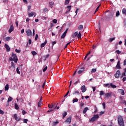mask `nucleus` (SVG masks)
Instances as JSON below:
<instances>
[{
	"label": "nucleus",
	"instance_id": "obj_1",
	"mask_svg": "<svg viewBox=\"0 0 126 126\" xmlns=\"http://www.w3.org/2000/svg\"><path fill=\"white\" fill-rule=\"evenodd\" d=\"M117 120L119 126H125V122H124V119L122 116H118Z\"/></svg>",
	"mask_w": 126,
	"mask_h": 126
},
{
	"label": "nucleus",
	"instance_id": "obj_2",
	"mask_svg": "<svg viewBox=\"0 0 126 126\" xmlns=\"http://www.w3.org/2000/svg\"><path fill=\"white\" fill-rule=\"evenodd\" d=\"M113 16H114V12H110L108 15L106 16V21H110L112 20V18H113Z\"/></svg>",
	"mask_w": 126,
	"mask_h": 126
},
{
	"label": "nucleus",
	"instance_id": "obj_3",
	"mask_svg": "<svg viewBox=\"0 0 126 126\" xmlns=\"http://www.w3.org/2000/svg\"><path fill=\"white\" fill-rule=\"evenodd\" d=\"M99 118V115L98 114L94 115V117H93L90 120V122H94L95 121H97Z\"/></svg>",
	"mask_w": 126,
	"mask_h": 126
},
{
	"label": "nucleus",
	"instance_id": "obj_4",
	"mask_svg": "<svg viewBox=\"0 0 126 126\" xmlns=\"http://www.w3.org/2000/svg\"><path fill=\"white\" fill-rule=\"evenodd\" d=\"M12 57L13 58V61H14V63H17V62L18 61V59H17V56H16V54H14V53H12Z\"/></svg>",
	"mask_w": 126,
	"mask_h": 126
},
{
	"label": "nucleus",
	"instance_id": "obj_5",
	"mask_svg": "<svg viewBox=\"0 0 126 126\" xmlns=\"http://www.w3.org/2000/svg\"><path fill=\"white\" fill-rule=\"evenodd\" d=\"M120 75H121V71H120V70H118L114 74V76L115 78H119V77H120Z\"/></svg>",
	"mask_w": 126,
	"mask_h": 126
},
{
	"label": "nucleus",
	"instance_id": "obj_6",
	"mask_svg": "<svg viewBox=\"0 0 126 126\" xmlns=\"http://www.w3.org/2000/svg\"><path fill=\"white\" fill-rule=\"evenodd\" d=\"M26 34L27 36L30 37V36H32V31H31L30 30H28L26 31Z\"/></svg>",
	"mask_w": 126,
	"mask_h": 126
},
{
	"label": "nucleus",
	"instance_id": "obj_7",
	"mask_svg": "<svg viewBox=\"0 0 126 126\" xmlns=\"http://www.w3.org/2000/svg\"><path fill=\"white\" fill-rule=\"evenodd\" d=\"M64 123H67L68 125H69L71 123V117H69L64 122Z\"/></svg>",
	"mask_w": 126,
	"mask_h": 126
},
{
	"label": "nucleus",
	"instance_id": "obj_8",
	"mask_svg": "<svg viewBox=\"0 0 126 126\" xmlns=\"http://www.w3.org/2000/svg\"><path fill=\"white\" fill-rule=\"evenodd\" d=\"M85 71V68L84 67H82L79 71H78V74H81V73H83L84 71Z\"/></svg>",
	"mask_w": 126,
	"mask_h": 126
},
{
	"label": "nucleus",
	"instance_id": "obj_9",
	"mask_svg": "<svg viewBox=\"0 0 126 126\" xmlns=\"http://www.w3.org/2000/svg\"><path fill=\"white\" fill-rule=\"evenodd\" d=\"M14 118L17 122H19V121H21V118H18V117H17V114H15L14 115Z\"/></svg>",
	"mask_w": 126,
	"mask_h": 126
},
{
	"label": "nucleus",
	"instance_id": "obj_10",
	"mask_svg": "<svg viewBox=\"0 0 126 126\" xmlns=\"http://www.w3.org/2000/svg\"><path fill=\"white\" fill-rule=\"evenodd\" d=\"M116 67V68H117V69H121V68H122V67H121V62L118 61L117 62Z\"/></svg>",
	"mask_w": 126,
	"mask_h": 126
},
{
	"label": "nucleus",
	"instance_id": "obj_11",
	"mask_svg": "<svg viewBox=\"0 0 126 126\" xmlns=\"http://www.w3.org/2000/svg\"><path fill=\"white\" fill-rule=\"evenodd\" d=\"M81 90L82 91V92L83 93H84V92H86V87H85V85H83L81 87Z\"/></svg>",
	"mask_w": 126,
	"mask_h": 126
},
{
	"label": "nucleus",
	"instance_id": "obj_12",
	"mask_svg": "<svg viewBox=\"0 0 126 126\" xmlns=\"http://www.w3.org/2000/svg\"><path fill=\"white\" fill-rule=\"evenodd\" d=\"M4 47L6 48V52H9L10 51V47L7 44H5Z\"/></svg>",
	"mask_w": 126,
	"mask_h": 126
},
{
	"label": "nucleus",
	"instance_id": "obj_13",
	"mask_svg": "<svg viewBox=\"0 0 126 126\" xmlns=\"http://www.w3.org/2000/svg\"><path fill=\"white\" fill-rule=\"evenodd\" d=\"M67 10H66L65 13L67 14L68 12H69L71 9V5H69L67 6Z\"/></svg>",
	"mask_w": 126,
	"mask_h": 126
},
{
	"label": "nucleus",
	"instance_id": "obj_14",
	"mask_svg": "<svg viewBox=\"0 0 126 126\" xmlns=\"http://www.w3.org/2000/svg\"><path fill=\"white\" fill-rule=\"evenodd\" d=\"M13 30H14V27H13V25H11L10 29L8 31L9 33H11V32H12V31H13Z\"/></svg>",
	"mask_w": 126,
	"mask_h": 126
},
{
	"label": "nucleus",
	"instance_id": "obj_15",
	"mask_svg": "<svg viewBox=\"0 0 126 126\" xmlns=\"http://www.w3.org/2000/svg\"><path fill=\"white\" fill-rule=\"evenodd\" d=\"M47 40H45L44 43L41 44L40 47L41 48H44V47H45V46H46V45L47 44Z\"/></svg>",
	"mask_w": 126,
	"mask_h": 126
},
{
	"label": "nucleus",
	"instance_id": "obj_16",
	"mask_svg": "<svg viewBox=\"0 0 126 126\" xmlns=\"http://www.w3.org/2000/svg\"><path fill=\"white\" fill-rule=\"evenodd\" d=\"M119 93H121V95H122L123 96H124V95H125V91L123 89H119L118 90Z\"/></svg>",
	"mask_w": 126,
	"mask_h": 126
},
{
	"label": "nucleus",
	"instance_id": "obj_17",
	"mask_svg": "<svg viewBox=\"0 0 126 126\" xmlns=\"http://www.w3.org/2000/svg\"><path fill=\"white\" fill-rule=\"evenodd\" d=\"M55 106H56V104H54L53 103L48 104V108L50 109H52V108H55Z\"/></svg>",
	"mask_w": 126,
	"mask_h": 126
},
{
	"label": "nucleus",
	"instance_id": "obj_18",
	"mask_svg": "<svg viewBox=\"0 0 126 126\" xmlns=\"http://www.w3.org/2000/svg\"><path fill=\"white\" fill-rule=\"evenodd\" d=\"M111 96H112V94L110 93H106L105 94L106 98H108V97H111Z\"/></svg>",
	"mask_w": 126,
	"mask_h": 126
},
{
	"label": "nucleus",
	"instance_id": "obj_19",
	"mask_svg": "<svg viewBox=\"0 0 126 126\" xmlns=\"http://www.w3.org/2000/svg\"><path fill=\"white\" fill-rule=\"evenodd\" d=\"M103 86H104V87H108V88H110V87H111V84H110L109 83L104 84Z\"/></svg>",
	"mask_w": 126,
	"mask_h": 126
},
{
	"label": "nucleus",
	"instance_id": "obj_20",
	"mask_svg": "<svg viewBox=\"0 0 126 126\" xmlns=\"http://www.w3.org/2000/svg\"><path fill=\"white\" fill-rule=\"evenodd\" d=\"M49 7L51 8H53V7H54V2H49Z\"/></svg>",
	"mask_w": 126,
	"mask_h": 126
},
{
	"label": "nucleus",
	"instance_id": "obj_21",
	"mask_svg": "<svg viewBox=\"0 0 126 126\" xmlns=\"http://www.w3.org/2000/svg\"><path fill=\"white\" fill-rule=\"evenodd\" d=\"M77 35H78V33L77 32H76L73 34L72 37V38H75L76 36H77Z\"/></svg>",
	"mask_w": 126,
	"mask_h": 126
},
{
	"label": "nucleus",
	"instance_id": "obj_22",
	"mask_svg": "<svg viewBox=\"0 0 126 126\" xmlns=\"http://www.w3.org/2000/svg\"><path fill=\"white\" fill-rule=\"evenodd\" d=\"M4 89L5 91H7V90L9 89V85H8V84H6V86H5Z\"/></svg>",
	"mask_w": 126,
	"mask_h": 126
},
{
	"label": "nucleus",
	"instance_id": "obj_23",
	"mask_svg": "<svg viewBox=\"0 0 126 126\" xmlns=\"http://www.w3.org/2000/svg\"><path fill=\"white\" fill-rule=\"evenodd\" d=\"M97 71V70L96 68H93L92 69V70L91 71V73H95Z\"/></svg>",
	"mask_w": 126,
	"mask_h": 126
},
{
	"label": "nucleus",
	"instance_id": "obj_24",
	"mask_svg": "<svg viewBox=\"0 0 126 126\" xmlns=\"http://www.w3.org/2000/svg\"><path fill=\"white\" fill-rule=\"evenodd\" d=\"M87 111H88V107L85 108L83 111V114H85Z\"/></svg>",
	"mask_w": 126,
	"mask_h": 126
},
{
	"label": "nucleus",
	"instance_id": "obj_25",
	"mask_svg": "<svg viewBox=\"0 0 126 126\" xmlns=\"http://www.w3.org/2000/svg\"><path fill=\"white\" fill-rule=\"evenodd\" d=\"M66 115H67V113L66 112H64V113L63 114V119H64Z\"/></svg>",
	"mask_w": 126,
	"mask_h": 126
},
{
	"label": "nucleus",
	"instance_id": "obj_26",
	"mask_svg": "<svg viewBox=\"0 0 126 126\" xmlns=\"http://www.w3.org/2000/svg\"><path fill=\"white\" fill-rule=\"evenodd\" d=\"M82 29H83V25H80L78 26V30H82Z\"/></svg>",
	"mask_w": 126,
	"mask_h": 126
},
{
	"label": "nucleus",
	"instance_id": "obj_27",
	"mask_svg": "<svg viewBox=\"0 0 126 126\" xmlns=\"http://www.w3.org/2000/svg\"><path fill=\"white\" fill-rule=\"evenodd\" d=\"M60 122H59V121H56V122H54L53 123L52 125L54 126H56L57 125H59Z\"/></svg>",
	"mask_w": 126,
	"mask_h": 126
},
{
	"label": "nucleus",
	"instance_id": "obj_28",
	"mask_svg": "<svg viewBox=\"0 0 126 126\" xmlns=\"http://www.w3.org/2000/svg\"><path fill=\"white\" fill-rule=\"evenodd\" d=\"M77 37L78 39H80L81 38V32H79V33L77 34Z\"/></svg>",
	"mask_w": 126,
	"mask_h": 126
},
{
	"label": "nucleus",
	"instance_id": "obj_29",
	"mask_svg": "<svg viewBox=\"0 0 126 126\" xmlns=\"http://www.w3.org/2000/svg\"><path fill=\"white\" fill-rule=\"evenodd\" d=\"M43 103H42V101H39L38 103H37V105H38V108H40V107H41L42 106V104Z\"/></svg>",
	"mask_w": 126,
	"mask_h": 126
},
{
	"label": "nucleus",
	"instance_id": "obj_30",
	"mask_svg": "<svg viewBox=\"0 0 126 126\" xmlns=\"http://www.w3.org/2000/svg\"><path fill=\"white\" fill-rule=\"evenodd\" d=\"M110 87H112V88H117V86L113 84L112 83H110Z\"/></svg>",
	"mask_w": 126,
	"mask_h": 126
},
{
	"label": "nucleus",
	"instance_id": "obj_31",
	"mask_svg": "<svg viewBox=\"0 0 126 126\" xmlns=\"http://www.w3.org/2000/svg\"><path fill=\"white\" fill-rule=\"evenodd\" d=\"M122 13L123 14H125V15H126V8H123L122 10Z\"/></svg>",
	"mask_w": 126,
	"mask_h": 126
},
{
	"label": "nucleus",
	"instance_id": "obj_32",
	"mask_svg": "<svg viewBox=\"0 0 126 126\" xmlns=\"http://www.w3.org/2000/svg\"><path fill=\"white\" fill-rule=\"evenodd\" d=\"M12 100H13L12 97H11V96H9L7 101H8V102H11V101H12Z\"/></svg>",
	"mask_w": 126,
	"mask_h": 126
},
{
	"label": "nucleus",
	"instance_id": "obj_33",
	"mask_svg": "<svg viewBox=\"0 0 126 126\" xmlns=\"http://www.w3.org/2000/svg\"><path fill=\"white\" fill-rule=\"evenodd\" d=\"M114 40H115V37L111 38L108 40V41L110 42V43H112Z\"/></svg>",
	"mask_w": 126,
	"mask_h": 126
},
{
	"label": "nucleus",
	"instance_id": "obj_34",
	"mask_svg": "<svg viewBox=\"0 0 126 126\" xmlns=\"http://www.w3.org/2000/svg\"><path fill=\"white\" fill-rule=\"evenodd\" d=\"M15 108L16 109V110H18L19 109V106L17 103L15 104Z\"/></svg>",
	"mask_w": 126,
	"mask_h": 126
},
{
	"label": "nucleus",
	"instance_id": "obj_35",
	"mask_svg": "<svg viewBox=\"0 0 126 126\" xmlns=\"http://www.w3.org/2000/svg\"><path fill=\"white\" fill-rule=\"evenodd\" d=\"M76 93H77V94H80L79 93V91H75L73 93V95H74V94H76Z\"/></svg>",
	"mask_w": 126,
	"mask_h": 126
},
{
	"label": "nucleus",
	"instance_id": "obj_36",
	"mask_svg": "<svg viewBox=\"0 0 126 126\" xmlns=\"http://www.w3.org/2000/svg\"><path fill=\"white\" fill-rule=\"evenodd\" d=\"M65 36H66V34H65L64 33H63V34L61 35V39H64Z\"/></svg>",
	"mask_w": 126,
	"mask_h": 126
},
{
	"label": "nucleus",
	"instance_id": "obj_37",
	"mask_svg": "<svg viewBox=\"0 0 126 126\" xmlns=\"http://www.w3.org/2000/svg\"><path fill=\"white\" fill-rule=\"evenodd\" d=\"M29 15L30 17H32L34 15V13H33V12H31V13L29 14Z\"/></svg>",
	"mask_w": 126,
	"mask_h": 126
},
{
	"label": "nucleus",
	"instance_id": "obj_38",
	"mask_svg": "<svg viewBox=\"0 0 126 126\" xmlns=\"http://www.w3.org/2000/svg\"><path fill=\"white\" fill-rule=\"evenodd\" d=\"M72 102H73V103H76V102H78V99L75 98V99H73Z\"/></svg>",
	"mask_w": 126,
	"mask_h": 126
},
{
	"label": "nucleus",
	"instance_id": "obj_39",
	"mask_svg": "<svg viewBox=\"0 0 126 126\" xmlns=\"http://www.w3.org/2000/svg\"><path fill=\"white\" fill-rule=\"evenodd\" d=\"M23 123L24 124H27V122H28V119H24L23 120Z\"/></svg>",
	"mask_w": 126,
	"mask_h": 126
},
{
	"label": "nucleus",
	"instance_id": "obj_40",
	"mask_svg": "<svg viewBox=\"0 0 126 126\" xmlns=\"http://www.w3.org/2000/svg\"><path fill=\"white\" fill-rule=\"evenodd\" d=\"M69 0H65V5H66L67 4H68V3H69Z\"/></svg>",
	"mask_w": 126,
	"mask_h": 126
},
{
	"label": "nucleus",
	"instance_id": "obj_41",
	"mask_svg": "<svg viewBox=\"0 0 126 126\" xmlns=\"http://www.w3.org/2000/svg\"><path fill=\"white\" fill-rule=\"evenodd\" d=\"M32 56H36V55H37V53L35 51H32Z\"/></svg>",
	"mask_w": 126,
	"mask_h": 126
},
{
	"label": "nucleus",
	"instance_id": "obj_42",
	"mask_svg": "<svg viewBox=\"0 0 126 126\" xmlns=\"http://www.w3.org/2000/svg\"><path fill=\"white\" fill-rule=\"evenodd\" d=\"M118 16H120V11L119 10L116 12V17H118Z\"/></svg>",
	"mask_w": 126,
	"mask_h": 126
},
{
	"label": "nucleus",
	"instance_id": "obj_43",
	"mask_svg": "<svg viewBox=\"0 0 126 126\" xmlns=\"http://www.w3.org/2000/svg\"><path fill=\"white\" fill-rule=\"evenodd\" d=\"M116 53H117V54H118V55H120V54L122 53V51H120V50H117L116 51Z\"/></svg>",
	"mask_w": 126,
	"mask_h": 126
},
{
	"label": "nucleus",
	"instance_id": "obj_44",
	"mask_svg": "<svg viewBox=\"0 0 126 126\" xmlns=\"http://www.w3.org/2000/svg\"><path fill=\"white\" fill-rule=\"evenodd\" d=\"M10 39H11L10 37H7L5 39V41H9L10 40Z\"/></svg>",
	"mask_w": 126,
	"mask_h": 126
},
{
	"label": "nucleus",
	"instance_id": "obj_45",
	"mask_svg": "<svg viewBox=\"0 0 126 126\" xmlns=\"http://www.w3.org/2000/svg\"><path fill=\"white\" fill-rule=\"evenodd\" d=\"M50 57V54H47V55L44 56V58L46 59H48Z\"/></svg>",
	"mask_w": 126,
	"mask_h": 126
},
{
	"label": "nucleus",
	"instance_id": "obj_46",
	"mask_svg": "<svg viewBox=\"0 0 126 126\" xmlns=\"http://www.w3.org/2000/svg\"><path fill=\"white\" fill-rule=\"evenodd\" d=\"M15 52H16V53H18V54H20V53L21 52V50H18L17 49H16L15 50Z\"/></svg>",
	"mask_w": 126,
	"mask_h": 126
},
{
	"label": "nucleus",
	"instance_id": "obj_47",
	"mask_svg": "<svg viewBox=\"0 0 126 126\" xmlns=\"http://www.w3.org/2000/svg\"><path fill=\"white\" fill-rule=\"evenodd\" d=\"M16 71L17 73H18V74H20V71H19V69L18 68V67L17 68Z\"/></svg>",
	"mask_w": 126,
	"mask_h": 126
},
{
	"label": "nucleus",
	"instance_id": "obj_48",
	"mask_svg": "<svg viewBox=\"0 0 126 126\" xmlns=\"http://www.w3.org/2000/svg\"><path fill=\"white\" fill-rule=\"evenodd\" d=\"M47 69H48V66H45L44 68V69H43V72H45V71H46V70H47Z\"/></svg>",
	"mask_w": 126,
	"mask_h": 126
},
{
	"label": "nucleus",
	"instance_id": "obj_49",
	"mask_svg": "<svg viewBox=\"0 0 126 126\" xmlns=\"http://www.w3.org/2000/svg\"><path fill=\"white\" fill-rule=\"evenodd\" d=\"M38 34H36L35 37L34 38L35 41H37V40H38Z\"/></svg>",
	"mask_w": 126,
	"mask_h": 126
},
{
	"label": "nucleus",
	"instance_id": "obj_50",
	"mask_svg": "<svg viewBox=\"0 0 126 126\" xmlns=\"http://www.w3.org/2000/svg\"><path fill=\"white\" fill-rule=\"evenodd\" d=\"M105 114V111H101L99 113V116H102V115H104Z\"/></svg>",
	"mask_w": 126,
	"mask_h": 126
},
{
	"label": "nucleus",
	"instance_id": "obj_51",
	"mask_svg": "<svg viewBox=\"0 0 126 126\" xmlns=\"http://www.w3.org/2000/svg\"><path fill=\"white\" fill-rule=\"evenodd\" d=\"M99 95L100 96H102V95H104V92L103 91H101L100 92V94H99Z\"/></svg>",
	"mask_w": 126,
	"mask_h": 126
},
{
	"label": "nucleus",
	"instance_id": "obj_52",
	"mask_svg": "<svg viewBox=\"0 0 126 126\" xmlns=\"http://www.w3.org/2000/svg\"><path fill=\"white\" fill-rule=\"evenodd\" d=\"M0 115H3V114H4V112L2 111L1 109H0Z\"/></svg>",
	"mask_w": 126,
	"mask_h": 126
},
{
	"label": "nucleus",
	"instance_id": "obj_53",
	"mask_svg": "<svg viewBox=\"0 0 126 126\" xmlns=\"http://www.w3.org/2000/svg\"><path fill=\"white\" fill-rule=\"evenodd\" d=\"M45 85H46V80H45L44 83L43 84L42 87V88H45Z\"/></svg>",
	"mask_w": 126,
	"mask_h": 126
},
{
	"label": "nucleus",
	"instance_id": "obj_54",
	"mask_svg": "<svg viewBox=\"0 0 126 126\" xmlns=\"http://www.w3.org/2000/svg\"><path fill=\"white\" fill-rule=\"evenodd\" d=\"M53 23H57V22H58V20H57V19H54L53 20Z\"/></svg>",
	"mask_w": 126,
	"mask_h": 126
},
{
	"label": "nucleus",
	"instance_id": "obj_55",
	"mask_svg": "<svg viewBox=\"0 0 126 126\" xmlns=\"http://www.w3.org/2000/svg\"><path fill=\"white\" fill-rule=\"evenodd\" d=\"M11 66H12V67H15V65H14V63L13 62H11Z\"/></svg>",
	"mask_w": 126,
	"mask_h": 126
},
{
	"label": "nucleus",
	"instance_id": "obj_56",
	"mask_svg": "<svg viewBox=\"0 0 126 126\" xmlns=\"http://www.w3.org/2000/svg\"><path fill=\"white\" fill-rule=\"evenodd\" d=\"M22 113L23 115H25V114H27V112H26V111L25 110H23L22 111Z\"/></svg>",
	"mask_w": 126,
	"mask_h": 126
},
{
	"label": "nucleus",
	"instance_id": "obj_57",
	"mask_svg": "<svg viewBox=\"0 0 126 126\" xmlns=\"http://www.w3.org/2000/svg\"><path fill=\"white\" fill-rule=\"evenodd\" d=\"M99 6H98L97 8H96V9H95V12H94V14H95V13H96V12H97V11H98V10H99Z\"/></svg>",
	"mask_w": 126,
	"mask_h": 126
},
{
	"label": "nucleus",
	"instance_id": "obj_58",
	"mask_svg": "<svg viewBox=\"0 0 126 126\" xmlns=\"http://www.w3.org/2000/svg\"><path fill=\"white\" fill-rule=\"evenodd\" d=\"M68 94H69V91H68V92L66 93V94H65V95L64 96V97H66V96H67V95H68Z\"/></svg>",
	"mask_w": 126,
	"mask_h": 126
},
{
	"label": "nucleus",
	"instance_id": "obj_59",
	"mask_svg": "<svg viewBox=\"0 0 126 126\" xmlns=\"http://www.w3.org/2000/svg\"><path fill=\"white\" fill-rule=\"evenodd\" d=\"M124 76H126V72H124L122 74V76H121L122 77H124Z\"/></svg>",
	"mask_w": 126,
	"mask_h": 126
},
{
	"label": "nucleus",
	"instance_id": "obj_60",
	"mask_svg": "<svg viewBox=\"0 0 126 126\" xmlns=\"http://www.w3.org/2000/svg\"><path fill=\"white\" fill-rule=\"evenodd\" d=\"M102 106H103V109H105V108H106V104L105 103V102H103L102 103Z\"/></svg>",
	"mask_w": 126,
	"mask_h": 126
},
{
	"label": "nucleus",
	"instance_id": "obj_61",
	"mask_svg": "<svg viewBox=\"0 0 126 126\" xmlns=\"http://www.w3.org/2000/svg\"><path fill=\"white\" fill-rule=\"evenodd\" d=\"M47 11H48V8H44V9H43V12H47Z\"/></svg>",
	"mask_w": 126,
	"mask_h": 126
},
{
	"label": "nucleus",
	"instance_id": "obj_62",
	"mask_svg": "<svg viewBox=\"0 0 126 126\" xmlns=\"http://www.w3.org/2000/svg\"><path fill=\"white\" fill-rule=\"evenodd\" d=\"M67 31H68V28L66 29L65 31L63 32L64 34H66V33H67Z\"/></svg>",
	"mask_w": 126,
	"mask_h": 126
},
{
	"label": "nucleus",
	"instance_id": "obj_63",
	"mask_svg": "<svg viewBox=\"0 0 126 126\" xmlns=\"http://www.w3.org/2000/svg\"><path fill=\"white\" fill-rule=\"evenodd\" d=\"M126 81V77H125L123 78V82H125V81Z\"/></svg>",
	"mask_w": 126,
	"mask_h": 126
},
{
	"label": "nucleus",
	"instance_id": "obj_64",
	"mask_svg": "<svg viewBox=\"0 0 126 126\" xmlns=\"http://www.w3.org/2000/svg\"><path fill=\"white\" fill-rule=\"evenodd\" d=\"M124 65H126V59H125L124 61Z\"/></svg>",
	"mask_w": 126,
	"mask_h": 126
}]
</instances>
